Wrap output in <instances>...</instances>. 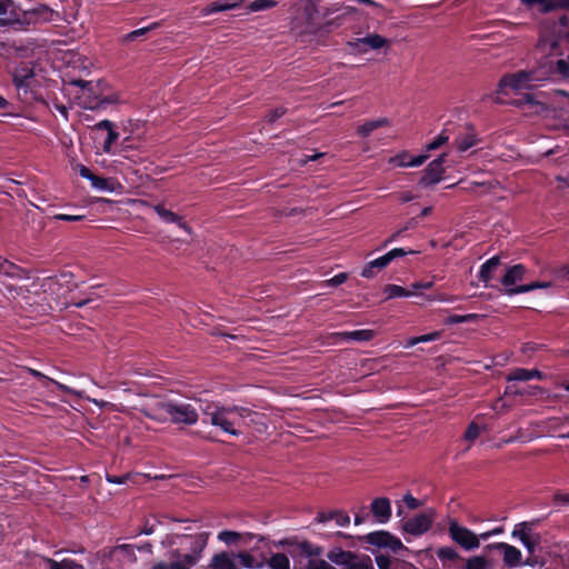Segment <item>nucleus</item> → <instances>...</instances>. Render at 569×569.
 Listing matches in <instances>:
<instances>
[{
	"instance_id": "nucleus-1",
	"label": "nucleus",
	"mask_w": 569,
	"mask_h": 569,
	"mask_svg": "<svg viewBox=\"0 0 569 569\" xmlns=\"http://www.w3.org/2000/svg\"><path fill=\"white\" fill-rule=\"evenodd\" d=\"M146 415L152 419L163 420L169 418L173 423L194 425L198 421V412L190 405L176 401H158L146 411Z\"/></svg>"
},
{
	"instance_id": "nucleus-2",
	"label": "nucleus",
	"mask_w": 569,
	"mask_h": 569,
	"mask_svg": "<svg viewBox=\"0 0 569 569\" xmlns=\"http://www.w3.org/2000/svg\"><path fill=\"white\" fill-rule=\"evenodd\" d=\"M552 73L551 62H540L539 67L533 70H521L515 73L505 74L498 82V92H501L505 88H511L512 90H525L531 89L532 82H540L547 80Z\"/></svg>"
},
{
	"instance_id": "nucleus-3",
	"label": "nucleus",
	"mask_w": 569,
	"mask_h": 569,
	"mask_svg": "<svg viewBox=\"0 0 569 569\" xmlns=\"http://www.w3.org/2000/svg\"><path fill=\"white\" fill-rule=\"evenodd\" d=\"M256 557L248 550L232 551L224 550L216 552L206 569H252L259 567Z\"/></svg>"
},
{
	"instance_id": "nucleus-4",
	"label": "nucleus",
	"mask_w": 569,
	"mask_h": 569,
	"mask_svg": "<svg viewBox=\"0 0 569 569\" xmlns=\"http://www.w3.org/2000/svg\"><path fill=\"white\" fill-rule=\"evenodd\" d=\"M327 559L332 563L346 567L347 569H373L369 556H358L352 551H346L340 547H335L327 552Z\"/></svg>"
},
{
	"instance_id": "nucleus-5",
	"label": "nucleus",
	"mask_w": 569,
	"mask_h": 569,
	"mask_svg": "<svg viewBox=\"0 0 569 569\" xmlns=\"http://www.w3.org/2000/svg\"><path fill=\"white\" fill-rule=\"evenodd\" d=\"M232 410L229 407L208 405L203 409V415L212 426L221 428V430L229 435L239 436L240 431L234 429L237 421L232 418Z\"/></svg>"
},
{
	"instance_id": "nucleus-6",
	"label": "nucleus",
	"mask_w": 569,
	"mask_h": 569,
	"mask_svg": "<svg viewBox=\"0 0 569 569\" xmlns=\"http://www.w3.org/2000/svg\"><path fill=\"white\" fill-rule=\"evenodd\" d=\"M60 14L58 11L49 8L46 4H39L32 9L24 10L22 13H17L13 17V22L21 24H37L57 20Z\"/></svg>"
},
{
	"instance_id": "nucleus-7",
	"label": "nucleus",
	"mask_w": 569,
	"mask_h": 569,
	"mask_svg": "<svg viewBox=\"0 0 569 569\" xmlns=\"http://www.w3.org/2000/svg\"><path fill=\"white\" fill-rule=\"evenodd\" d=\"M448 533L453 542L467 551L475 550L479 547L478 535L459 525L455 519L449 522Z\"/></svg>"
},
{
	"instance_id": "nucleus-8",
	"label": "nucleus",
	"mask_w": 569,
	"mask_h": 569,
	"mask_svg": "<svg viewBox=\"0 0 569 569\" xmlns=\"http://www.w3.org/2000/svg\"><path fill=\"white\" fill-rule=\"evenodd\" d=\"M359 540L379 549H390L392 552L407 549L399 538L385 530L370 532L359 537Z\"/></svg>"
},
{
	"instance_id": "nucleus-9",
	"label": "nucleus",
	"mask_w": 569,
	"mask_h": 569,
	"mask_svg": "<svg viewBox=\"0 0 569 569\" xmlns=\"http://www.w3.org/2000/svg\"><path fill=\"white\" fill-rule=\"evenodd\" d=\"M436 512L432 509L425 510L415 517L401 522V529L411 536H421L426 533L432 526Z\"/></svg>"
},
{
	"instance_id": "nucleus-10",
	"label": "nucleus",
	"mask_w": 569,
	"mask_h": 569,
	"mask_svg": "<svg viewBox=\"0 0 569 569\" xmlns=\"http://www.w3.org/2000/svg\"><path fill=\"white\" fill-rule=\"evenodd\" d=\"M447 153L440 154L437 159L432 160L425 170V173L419 180V184L422 187H429L438 183L445 173L443 163L446 161Z\"/></svg>"
},
{
	"instance_id": "nucleus-11",
	"label": "nucleus",
	"mask_w": 569,
	"mask_h": 569,
	"mask_svg": "<svg viewBox=\"0 0 569 569\" xmlns=\"http://www.w3.org/2000/svg\"><path fill=\"white\" fill-rule=\"evenodd\" d=\"M358 53H366L369 49H380L389 47L390 41L378 33H370L363 38H358L353 42H349Z\"/></svg>"
},
{
	"instance_id": "nucleus-12",
	"label": "nucleus",
	"mask_w": 569,
	"mask_h": 569,
	"mask_svg": "<svg viewBox=\"0 0 569 569\" xmlns=\"http://www.w3.org/2000/svg\"><path fill=\"white\" fill-rule=\"evenodd\" d=\"M487 548H489V549L493 548V549L501 551L503 555L502 560H503V563L506 567L515 568V567L522 566V555L518 548H516L511 545H508L506 542H498L495 545H490Z\"/></svg>"
},
{
	"instance_id": "nucleus-13",
	"label": "nucleus",
	"mask_w": 569,
	"mask_h": 569,
	"mask_svg": "<svg viewBox=\"0 0 569 569\" xmlns=\"http://www.w3.org/2000/svg\"><path fill=\"white\" fill-rule=\"evenodd\" d=\"M13 83L18 90V96H21V90H24L26 100L29 99V80L34 77L33 68L23 64L17 68L13 72Z\"/></svg>"
},
{
	"instance_id": "nucleus-14",
	"label": "nucleus",
	"mask_w": 569,
	"mask_h": 569,
	"mask_svg": "<svg viewBox=\"0 0 569 569\" xmlns=\"http://www.w3.org/2000/svg\"><path fill=\"white\" fill-rule=\"evenodd\" d=\"M100 82L92 83V90L88 91V101L84 102V108L90 110H98L103 108L106 104L114 103L117 97L114 94L101 97L99 92Z\"/></svg>"
},
{
	"instance_id": "nucleus-15",
	"label": "nucleus",
	"mask_w": 569,
	"mask_h": 569,
	"mask_svg": "<svg viewBox=\"0 0 569 569\" xmlns=\"http://www.w3.org/2000/svg\"><path fill=\"white\" fill-rule=\"evenodd\" d=\"M256 562L260 566L252 569H261L266 566L268 569H290L289 557L283 552L272 553L269 558H256Z\"/></svg>"
},
{
	"instance_id": "nucleus-16",
	"label": "nucleus",
	"mask_w": 569,
	"mask_h": 569,
	"mask_svg": "<svg viewBox=\"0 0 569 569\" xmlns=\"http://www.w3.org/2000/svg\"><path fill=\"white\" fill-rule=\"evenodd\" d=\"M370 510L378 522L386 523L391 518V503L386 497H379L372 500Z\"/></svg>"
},
{
	"instance_id": "nucleus-17",
	"label": "nucleus",
	"mask_w": 569,
	"mask_h": 569,
	"mask_svg": "<svg viewBox=\"0 0 569 569\" xmlns=\"http://www.w3.org/2000/svg\"><path fill=\"white\" fill-rule=\"evenodd\" d=\"M526 274V267L521 263L515 264L507 269L506 273L501 278V284L507 289L515 288L513 284L518 281H522Z\"/></svg>"
},
{
	"instance_id": "nucleus-18",
	"label": "nucleus",
	"mask_w": 569,
	"mask_h": 569,
	"mask_svg": "<svg viewBox=\"0 0 569 569\" xmlns=\"http://www.w3.org/2000/svg\"><path fill=\"white\" fill-rule=\"evenodd\" d=\"M208 537V532L184 536L181 545H184L187 548H189V552H193L201 556V552L207 546Z\"/></svg>"
},
{
	"instance_id": "nucleus-19",
	"label": "nucleus",
	"mask_w": 569,
	"mask_h": 569,
	"mask_svg": "<svg viewBox=\"0 0 569 569\" xmlns=\"http://www.w3.org/2000/svg\"><path fill=\"white\" fill-rule=\"evenodd\" d=\"M253 538H254L253 533H250V532L240 533V532L231 531V530H223V531H220L218 535V539L228 546L247 545Z\"/></svg>"
},
{
	"instance_id": "nucleus-20",
	"label": "nucleus",
	"mask_w": 569,
	"mask_h": 569,
	"mask_svg": "<svg viewBox=\"0 0 569 569\" xmlns=\"http://www.w3.org/2000/svg\"><path fill=\"white\" fill-rule=\"evenodd\" d=\"M157 214L167 223H177L181 229L191 232L190 227L182 221V218L171 210L166 209L162 204H156L153 207Z\"/></svg>"
},
{
	"instance_id": "nucleus-21",
	"label": "nucleus",
	"mask_w": 569,
	"mask_h": 569,
	"mask_svg": "<svg viewBox=\"0 0 569 569\" xmlns=\"http://www.w3.org/2000/svg\"><path fill=\"white\" fill-rule=\"evenodd\" d=\"M317 522L336 521L340 527H347L350 523V517L342 510H333L330 512L320 511L316 518Z\"/></svg>"
},
{
	"instance_id": "nucleus-22",
	"label": "nucleus",
	"mask_w": 569,
	"mask_h": 569,
	"mask_svg": "<svg viewBox=\"0 0 569 569\" xmlns=\"http://www.w3.org/2000/svg\"><path fill=\"white\" fill-rule=\"evenodd\" d=\"M242 3H243V0H237V1H232V2H230L229 0L214 1L202 9V14L209 16V14L221 12V11L237 9Z\"/></svg>"
},
{
	"instance_id": "nucleus-23",
	"label": "nucleus",
	"mask_w": 569,
	"mask_h": 569,
	"mask_svg": "<svg viewBox=\"0 0 569 569\" xmlns=\"http://www.w3.org/2000/svg\"><path fill=\"white\" fill-rule=\"evenodd\" d=\"M375 332L372 330H356L350 332H336L332 333L335 339L343 341H369L373 338Z\"/></svg>"
},
{
	"instance_id": "nucleus-24",
	"label": "nucleus",
	"mask_w": 569,
	"mask_h": 569,
	"mask_svg": "<svg viewBox=\"0 0 569 569\" xmlns=\"http://www.w3.org/2000/svg\"><path fill=\"white\" fill-rule=\"evenodd\" d=\"M387 126H389V120L387 118L366 121L363 124L357 128V133L362 138H367L371 134L372 131Z\"/></svg>"
},
{
	"instance_id": "nucleus-25",
	"label": "nucleus",
	"mask_w": 569,
	"mask_h": 569,
	"mask_svg": "<svg viewBox=\"0 0 569 569\" xmlns=\"http://www.w3.org/2000/svg\"><path fill=\"white\" fill-rule=\"evenodd\" d=\"M499 264H500L499 256H495V257L490 258L489 260H487L480 268L479 280L487 284L489 282V280L491 279L492 273L499 267Z\"/></svg>"
},
{
	"instance_id": "nucleus-26",
	"label": "nucleus",
	"mask_w": 569,
	"mask_h": 569,
	"mask_svg": "<svg viewBox=\"0 0 569 569\" xmlns=\"http://www.w3.org/2000/svg\"><path fill=\"white\" fill-rule=\"evenodd\" d=\"M467 129L470 130L465 137H459L455 140V147L458 151L465 152L471 147L477 144V137L472 132L473 127L470 123H467Z\"/></svg>"
},
{
	"instance_id": "nucleus-27",
	"label": "nucleus",
	"mask_w": 569,
	"mask_h": 569,
	"mask_svg": "<svg viewBox=\"0 0 569 569\" xmlns=\"http://www.w3.org/2000/svg\"><path fill=\"white\" fill-rule=\"evenodd\" d=\"M512 537L518 538L521 541V543L527 549L528 555L529 553H535L536 549L541 543V536L540 535H535L533 537H527L521 531H512Z\"/></svg>"
},
{
	"instance_id": "nucleus-28",
	"label": "nucleus",
	"mask_w": 569,
	"mask_h": 569,
	"mask_svg": "<svg viewBox=\"0 0 569 569\" xmlns=\"http://www.w3.org/2000/svg\"><path fill=\"white\" fill-rule=\"evenodd\" d=\"M533 378L541 379L542 378V372L539 371V370H536V369L528 370V369L518 368V369L513 370L508 376V380L509 381H511V380L528 381V380H531Z\"/></svg>"
},
{
	"instance_id": "nucleus-29",
	"label": "nucleus",
	"mask_w": 569,
	"mask_h": 569,
	"mask_svg": "<svg viewBox=\"0 0 569 569\" xmlns=\"http://www.w3.org/2000/svg\"><path fill=\"white\" fill-rule=\"evenodd\" d=\"M16 16L14 3L12 0H0V24L4 26L13 22Z\"/></svg>"
},
{
	"instance_id": "nucleus-30",
	"label": "nucleus",
	"mask_w": 569,
	"mask_h": 569,
	"mask_svg": "<svg viewBox=\"0 0 569 569\" xmlns=\"http://www.w3.org/2000/svg\"><path fill=\"white\" fill-rule=\"evenodd\" d=\"M436 555L439 560L442 561L443 566H446L447 561L455 562L457 560H462L459 552L452 547H440L436 550Z\"/></svg>"
},
{
	"instance_id": "nucleus-31",
	"label": "nucleus",
	"mask_w": 569,
	"mask_h": 569,
	"mask_svg": "<svg viewBox=\"0 0 569 569\" xmlns=\"http://www.w3.org/2000/svg\"><path fill=\"white\" fill-rule=\"evenodd\" d=\"M463 569H491V563L486 556H473L465 560Z\"/></svg>"
},
{
	"instance_id": "nucleus-32",
	"label": "nucleus",
	"mask_w": 569,
	"mask_h": 569,
	"mask_svg": "<svg viewBox=\"0 0 569 569\" xmlns=\"http://www.w3.org/2000/svg\"><path fill=\"white\" fill-rule=\"evenodd\" d=\"M550 286H551L550 282L535 281L529 284H520L515 288L507 289V295L513 296V295H518V293L529 292L535 289L549 288Z\"/></svg>"
},
{
	"instance_id": "nucleus-33",
	"label": "nucleus",
	"mask_w": 569,
	"mask_h": 569,
	"mask_svg": "<svg viewBox=\"0 0 569 569\" xmlns=\"http://www.w3.org/2000/svg\"><path fill=\"white\" fill-rule=\"evenodd\" d=\"M50 569H83V566L70 559L56 561L50 558L44 559Z\"/></svg>"
},
{
	"instance_id": "nucleus-34",
	"label": "nucleus",
	"mask_w": 569,
	"mask_h": 569,
	"mask_svg": "<svg viewBox=\"0 0 569 569\" xmlns=\"http://www.w3.org/2000/svg\"><path fill=\"white\" fill-rule=\"evenodd\" d=\"M385 293L388 299L397 298V297H410L412 295L411 290H407L398 284H387L385 288Z\"/></svg>"
},
{
	"instance_id": "nucleus-35",
	"label": "nucleus",
	"mask_w": 569,
	"mask_h": 569,
	"mask_svg": "<svg viewBox=\"0 0 569 569\" xmlns=\"http://www.w3.org/2000/svg\"><path fill=\"white\" fill-rule=\"evenodd\" d=\"M91 183L94 188L103 191H114L116 190V183L111 179L98 177L94 174V177L91 179Z\"/></svg>"
},
{
	"instance_id": "nucleus-36",
	"label": "nucleus",
	"mask_w": 569,
	"mask_h": 569,
	"mask_svg": "<svg viewBox=\"0 0 569 569\" xmlns=\"http://www.w3.org/2000/svg\"><path fill=\"white\" fill-rule=\"evenodd\" d=\"M556 9H569V0H542L541 11L549 12Z\"/></svg>"
},
{
	"instance_id": "nucleus-37",
	"label": "nucleus",
	"mask_w": 569,
	"mask_h": 569,
	"mask_svg": "<svg viewBox=\"0 0 569 569\" xmlns=\"http://www.w3.org/2000/svg\"><path fill=\"white\" fill-rule=\"evenodd\" d=\"M408 253H415V251H411V250L406 251L402 248L392 249L391 251L387 252L385 256L380 257L377 264L390 263L393 259H396L398 257H403Z\"/></svg>"
},
{
	"instance_id": "nucleus-38",
	"label": "nucleus",
	"mask_w": 569,
	"mask_h": 569,
	"mask_svg": "<svg viewBox=\"0 0 569 569\" xmlns=\"http://www.w3.org/2000/svg\"><path fill=\"white\" fill-rule=\"evenodd\" d=\"M317 558L318 557L310 558L300 569H337L331 563H329V561Z\"/></svg>"
},
{
	"instance_id": "nucleus-39",
	"label": "nucleus",
	"mask_w": 569,
	"mask_h": 569,
	"mask_svg": "<svg viewBox=\"0 0 569 569\" xmlns=\"http://www.w3.org/2000/svg\"><path fill=\"white\" fill-rule=\"evenodd\" d=\"M134 550H136V546H133V545H120V546H116L111 550V555L122 553L126 558L129 559V561H136Z\"/></svg>"
},
{
	"instance_id": "nucleus-40",
	"label": "nucleus",
	"mask_w": 569,
	"mask_h": 569,
	"mask_svg": "<svg viewBox=\"0 0 569 569\" xmlns=\"http://www.w3.org/2000/svg\"><path fill=\"white\" fill-rule=\"evenodd\" d=\"M277 6V1L274 0H253L249 3L248 9L250 11H261L268 10Z\"/></svg>"
},
{
	"instance_id": "nucleus-41",
	"label": "nucleus",
	"mask_w": 569,
	"mask_h": 569,
	"mask_svg": "<svg viewBox=\"0 0 569 569\" xmlns=\"http://www.w3.org/2000/svg\"><path fill=\"white\" fill-rule=\"evenodd\" d=\"M379 261V258L368 262L365 268L362 269L361 271V276L365 277V278H373L376 272H375V269H383L386 268L389 263H383V264H377V262Z\"/></svg>"
},
{
	"instance_id": "nucleus-42",
	"label": "nucleus",
	"mask_w": 569,
	"mask_h": 569,
	"mask_svg": "<svg viewBox=\"0 0 569 569\" xmlns=\"http://www.w3.org/2000/svg\"><path fill=\"white\" fill-rule=\"evenodd\" d=\"M558 46H559V43L555 39H542L539 41L537 48L542 53L551 54L557 50Z\"/></svg>"
},
{
	"instance_id": "nucleus-43",
	"label": "nucleus",
	"mask_w": 569,
	"mask_h": 569,
	"mask_svg": "<svg viewBox=\"0 0 569 569\" xmlns=\"http://www.w3.org/2000/svg\"><path fill=\"white\" fill-rule=\"evenodd\" d=\"M449 140V136L447 134V130H443L433 141L426 146V151H433L440 148L442 144L447 143Z\"/></svg>"
},
{
	"instance_id": "nucleus-44",
	"label": "nucleus",
	"mask_w": 569,
	"mask_h": 569,
	"mask_svg": "<svg viewBox=\"0 0 569 569\" xmlns=\"http://www.w3.org/2000/svg\"><path fill=\"white\" fill-rule=\"evenodd\" d=\"M158 26H159L158 22H153L152 24H150L148 27L133 30V31L129 32L128 34H126L124 41H133L138 37L143 36L144 33H147L148 31L158 28Z\"/></svg>"
},
{
	"instance_id": "nucleus-45",
	"label": "nucleus",
	"mask_w": 569,
	"mask_h": 569,
	"mask_svg": "<svg viewBox=\"0 0 569 569\" xmlns=\"http://www.w3.org/2000/svg\"><path fill=\"white\" fill-rule=\"evenodd\" d=\"M546 565V559L540 556V555H537L536 552L535 553H529L527 559L525 561H522V566H529V567H543Z\"/></svg>"
},
{
	"instance_id": "nucleus-46",
	"label": "nucleus",
	"mask_w": 569,
	"mask_h": 569,
	"mask_svg": "<svg viewBox=\"0 0 569 569\" xmlns=\"http://www.w3.org/2000/svg\"><path fill=\"white\" fill-rule=\"evenodd\" d=\"M232 410V416L237 415L241 419L250 418L251 422H256L253 417H257V413L251 411L250 409L243 408V407H229Z\"/></svg>"
},
{
	"instance_id": "nucleus-47",
	"label": "nucleus",
	"mask_w": 569,
	"mask_h": 569,
	"mask_svg": "<svg viewBox=\"0 0 569 569\" xmlns=\"http://www.w3.org/2000/svg\"><path fill=\"white\" fill-rule=\"evenodd\" d=\"M476 319H478V315H476V313H469V315H463V316L452 315L447 319V322L450 325H455V323H461V322H470Z\"/></svg>"
},
{
	"instance_id": "nucleus-48",
	"label": "nucleus",
	"mask_w": 569,
	"mask_h": 569,
	"mask_svg": "<svg viewBox=\"0 0 569 569\" xmlns=\"http://www.w3.org/2000/svg\"><path fill=\"white\" fill-rule=\"evenodd\" d=\"M200 555L193 553V552H187L179 557V560L186 565L188 569L196 566L200 559Z\"/></svg>"
},
{
	"instance_id": "nucleus-49",
	"label": "nucleus",
	"mask_w": 569,
	"mask_h": 569,
	"mask_svg": "<svg viewBox=\"0 0 569 569\" xmlns=\"http://www.w3.org/2000/svg\"><path fill=\"white\" fill-rule=\"evenodd\" d=\"M513 531H521L527 537H533L535 535H538L537 532L532 531V522L523 521L515 526Z\"/></svg>"
},
{
	"instance_id": "nucleus-50",
	"label": "nucleus",
	"mask_w": 569,
	"mask_h": 569,
	"mask_svg": "<svg viewBox=\"0 0 569 569\" xmlns=\"http://www.w3.org/2000/svg\"><path fill=\"white\" fill-rule=\"evenodd\" d=\"M480 435V428L477 423L475 422H471L466 432H465V438L469 441H473L476 438H478Z\"/></svg>"
},
{
	"instance_id": "nucleus-51",
	"label": "nucleus",
	"mask_w": 569,
	"mask_h": 569,
	"mask_svg": "<svg viewBox=\"0 0 569 569\" xmlns=\"http://www.w3.org/2000/svg\"><path fill=\"white\" fill-rule=\"evenodd\" d=\"M119 138V133L113 130V127L108 130V137L103 143V151L110 152L111 144Z\"/></svg>"
},
{
	"instance_id": "nucleus-52",
	"label": "nucleus",
	"mask_w": 569,
	"mask_h": 569,
	"mask_svg": "<svg viewBox=\"0 0 569 569\" xmlns=\"http://www.w3.org/2000/svg\"><path fill=\"white\" fill-rule=\"evenodd\" d=\"M438 337H439V332H432V333L415 337L409 341V346H415L419 342L431 341V340L437 339Z\"/></svg>"
},
{
	"instance_id": "nucleus-53",
	"label": "nucleus",
	"mask_w": 569,
	"mask_h": 569,
	"mask_svg": "<svg viewBox=\"0 0 569 569\" xmlns=\"http://www.w3.org/2000/svg\"><path fill=\"white\" fill-rule=\"evenodd\" d=\"M389 161L399 167H408L409 154L407 152H402L395 157H391Z\"/></svg>"
},
{
	"instance_id": "nucleus-54",
	"label": "nucleus",
	"mask_w": 569,
	"mask_h": 569,
	"mask_svg": "<svg viewBox=\"0 0 569 569\" xmlns=\"http://www.w3.org/2000/svg\"><path fill=\"white\" fill-rule=\"evenodd\" d=\"M403 502L407 505V507L411 510L418 509L422 506V502L415 497H412L410 493H407L403 497Z\"/></svg>"
},
{
	"instance_id": "nucleus-55",
	"label": "nucleus",
	"mask_w": 569,
	"mask_h": 569,
	"mask_svg": "<svg viewBox=\"0 0 569 569\" xmlns=\"http://www.w3.org/2000/svg\"><path fill=\"white\" fill-rule=\"evenodd\" d=\"M286 113V109L282 107L276 108L271 110L267 116L266 119L268 122L272 123L277 119L281 118Z\"/></svg>"
},
{
	"instance_id": "nucleus-56",
	"label": "nucleus",
	"mask_w": 569,
	"mask_h": 569,
	"mask_svg": "<svg viewBox=\"0 0 569 569\" xmlns=\"http://www.w3.org/2000/svg\"><path fill=\"white\" fill-rule=\"evenodd\" d=\"M347 279H348V273L341 272V273L335 276L333 278L327 280V284L331 286V287H337V286H340L343 282H346Z\"/></svg>"
},
{
	"instance_id": "nucleus-57",
	"label": "nucleus",
	"mask_w": 569,
	"mask_h": 569,
	"mask_svg": "<svg viewBox=\"0 0 569 569\" xmlns=\"http://www.w3.org/2000/svg\"><path fill=\"white\" fill-rule=\"evenodd\" d=\"M429 158L428 153L409 157L408 167H419Z\"/></svg>"
},
{
	"instance_id": "nucleus-58",
	"label": "nucleus",
	"mask_w": 569,
	"mask_h": 569,
	"mask_svg": "<svg viewBox=\"0 0 569 569\" xmlns=\"http://www.w3.org/2000/svg\"><path fill=\"white\" fill-rule=\"evenodd\" d=\"M376 563L379 569H390V558L386 555H378L376 556Z\"/></svg>"
},
{
	"instance_id": "nucleus-59",
	"label": "nucleus",
	"mask_w": 569,
	"mask_h": 569,
	"mask_svg": "<svg viewBox=\"0 0 569 569\" xmlns=\"http://www.w3.org/2000/svg\"><path fill=\"white\" fill-rule=\"evenodd\" d=\"M83 218H84L83 216H78V214L77 216L76 214H56L54 216V219L70 221V222L80 221Z\"/></svg>"
},
{
	"instance_id": "nucleus-60",
	"label": "nucleus",
	"mask_w": 569,
	"mask_h": 569,
	"mask_svg": "<svg viewBox=\"0 0 569 569\" xmlns=\"http://www.w3.org/2000/svg\"><path fill=\"white\" fill-rule=\"evenodd\" d=\"M70 84L72 86H76V87H80L84 90H92V81H86V80H82V79H77V80H72L70 82Z\"/></svg>"
},
{
	"instance_id": "nucleus-61",
	"label": "nucleus",
	"mask_w": 569,
	"mask_h": 569,
	"mask_svg": "<svg viewBox=\"0 0 569 569\" xmlns=\"http://www.w3.org/2000/svg\"><path fill=\"white\" fill-rule=\"evenodd\" d=\"M130 475L123 476H107V480L111 483L122 485L129 479Z\"/></svg>"
},
{
	"instance_id": "nucleus-62",
	"label": "nucleus",
	"mask_w": 569,
	"mask_h": 569,
	"mask_svg": "<svg viewBox=\"0 0 569 569\" xmlns=\"http://www.w3.org/2000/svg\"><path fill=\"white\" fill-rule=\"evenodd\" d=\"M78 168V171H79V174L84 178V179H88L91 181V179L94 177V174L90 171V169H88L86 166L83 164H78L77 166Z\"/></svg>"
},
{
	"instance_id": "nucleus-63",
	"label": "nucleus",
	"mask_w": 569,
	"mask_h": 569,
	"mask_svg": "<svg viewBox=\"0 0 569 569\" xmlns=\"http://www.w3.org/2000/svg\"><path fill=\"white\" fill-rule=\"evenodd\" d=\"M160 567H164L163 569H188L183 562H181L179 559L171 562V563H159Z\"/></svg>"
},
{
	"instance_id": "nucleus-64",
	"label": "nucleus",
	"mask_w": 569,
	"mask_h": 569,
	"mask_svg": "<svg viewBox=\"0 0 569 569\" xmlns=\"http://www.w3.org/2000/svg\"><path fill=\"white\" fill-rule=\"evenodd\" d=\"M553 499L558 503L569 505V493L557 492Z\"/></svg>"
}]
</instances>
